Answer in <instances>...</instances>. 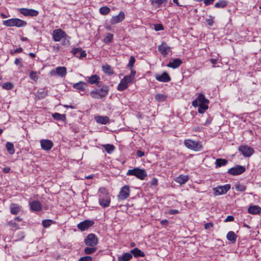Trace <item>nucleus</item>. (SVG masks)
<instances>
[{"instance_id":"35","label":"nucleus","mask_w":261,"mask_h":261,"mask_svg":"<svg viewBox=\"0 0 261 261\" xmlns=\"http://www.w3.org/2000/svg\"><path fill=\"white\" fill-rule=\"evenodd\" d=\"M6 147L7 150L10 154H13L15 153V149L12 143L9 142H7L6 144Z\"/></svg>"},{"instance_id":"40","label":"nucleus","mask_w":261,"mask_h":261,"mask_svg":"<svg viewBox=\"0 0 261 261\" xmlns=\"http://www.w3.org/2000/svg\"><path fill=\"white\" fill-rule=\"evenodd\" d=\"M55 221L51 219L43 220L42 222V224L44 228L49 227L51 224H55Z\"/></svg>"},{"instance_id":"20","label":"nucleus","mask_w":261,"mask_h":261,"mask_svg":"<svg viewBox=\"0 0 261 261\" xmlns=\"http://www.w3.org/2000/svg\"><path fill=\"white\" fill-rule=\"evenodd\" d=\"M71 52L74 56H76L79 59L86 57L87 55L85 51L82 50L81 48H73L72 49Z\"/></svg>"},{"instance_id":"64","label":"nucleus","mask_w":261,"mask_h":261,"mask_svg":"<svg viewBox=\"0 0 261 261\" xmlns=\"http://www.w3.org/2000/svg\"><path fill=\"white\" fill-rule=\"evenodd\" d=\"M210 61L212 64H213V66H215V65L216 64L217 62V60L216 59H212L210 60Z\"/></svg>"},{"instance_id":"33","label":"nucleus","mask_w":261,"mask_h":261,"mask_svg":"<svg viewBox=\"0 0 261 261\" xmlns=\"http://www.w3.org/2000/svg\"><path fill=\"white\" fill-rule=\"evenodd\" d=\"M228 4V2L225 0H220L215 3L214 7L216 8H224Z\"/></svg>"},{"instance_id":"45","label":"nucleus","mask_w":261,"mask_h":261,"mask_svg":"<svg viewBox=\"0 0 261 261\" xmlns=\"http://www.w3.org/2000/svg\"><path fill=\"white\" fill-rule=\"evenodd\" d=\"M96 250V248L94 247H86L84 249V252L86 254H91L95 252Z\"/></svg>"},{"instance_id":"49","label":"nucleus","mask_w":261,"mask_h":261,"mask_svg":"<svg viewBox=\"0 0 261 261\" xmlns=\"http://www.w3.org/2000/svg\"><path fill=\"white\" fill-rule=\"evenodd\" d=\"M135 61V58L133 56H131L130 57L129 62L127 65V68H129L130 70H132Z\"/></svg>"},{"instance_id":"1","label":"nucleus","mask_w":261,"mask_h":261,"mask_svg":"<svg viewBox=\"0 0 261 261\" xmlns=\"http://www.w3.org/2000/svg\"><path fill=\"white\" fill-rule=\"evenodd\" d=\"M126 175L128 176H135L140 180H144L147 176V173L144 169L139 168H135L128 170L126 172Z\"/></svg>"},{"instance_id":"2","label":"nucleus","mask_w":261,"mask_h":261,"mask_svg":"<svg viewBox=\"0 0 261 261\" xmlns=\"http://www.w3.org/2000/svg\"><path fill=\"white\" fill-rule=\"evenodd\" d=\"M108 93V87L107 86H103L100 89L91 91L90 92V96L93 98L98 99L105 97Z\"/></svg>"},{"instance_id":"29","label":"nucleus","mask_w":261,"mask_h":261,"mask_svg":"<svg viewBox=\"0 0 261 261\" xmlns=\"http://www.w3.org/2000/svg\"><path fill=\"white\" fill-rule=\"evenodd\" d=\"M133 257V255H132L130 252H126L123 254L121 256L118 257V261H129Z\"/></svg>"},{"instance_id":"4","label":"nucleus","mask_w":261,"mask_h":261,"mask_svg":"<svg viewBox=\"0 0 261 261\" xmlns=\"http://www.w3.org/2000/svg\"><path fill=\"white\" fill-rule=\"evenodd\" d=\"M184 143L187 148L195 151H200L202 149V145L200 143L191 139L185 140Z\"/></svg>"},{"instance_id":"57","label":"nucleus","mask_w":261,"mask_h":261,"mask_svg":"<svg viewBox=\"0 0 261 261\" xmlns=\"http://www.w3.org/2000/svg\"><path fill=\"white\" fill-rule=\"evenodd\" d=\"M179 213V211L177 210H170L169 212V214L170 215H175Z\"/></svg>"},{"instance_id":"46","label":"nucleus","mask_w":261,"mask_h":261,"mask_svg":"<svg viewBox=\"0 0 261 261\" xmlns=\"http://www.w3.org/2000/svg\"><path fill=\"white\" fill-rule=\"evenodd\" d=\"M113 39V35L111 33H107L103 39V41L106 43L111 42Z\"/></svg>"},{"instance_id":"26","label":"nucleus","mask_w":261,"mask_h":261,"mask_svg":"<svg viewBox=\"0 0 261 261\" xmlns=\"http://www.w3.org/2000/svg\"><path fill=\"white\" fill-rule=\"evenodd\" d=\"M248 212L251 214H258L261 212V207L257 205L250 206Z\"/></svg>"},{"instance_id":"19","label":"nucleus","mask_w":261,"mask_h":261,"mask_svg":"<svg viewBox=\"0 0 261 261\" xmlns=\"http://www.w3.org/2000/svg\"><path fill=\"white\" fill-rule=\"evenodd\" d=\"M125 18L124 13L120 11L118 15L113 16L111 19V23L112 24H116L121 22Z\"/></svg>"},{"instance_id":"12","label":"nucleus","mask_w":261,"mask_h":261,"mask_svg":"<svg viewBox=\"0 0 261 261\" xmlns=\"http://www.w3.org/2000/svg\"><path fill=\"white\" fill-rule=\"evenodd\" d=\"M245 171V168L241 165L232 167L228 170V173L232 175H237L243 173Z\"/></svg>"},{"instance_id":"10","label":"nucleus","mask_w":261,"mask_h":261,"mask_svg":"<svg viewBox=\"0 0 261 261\" xmlns=\"http://www.w3.org/2000/svg\"><path fill=\"white\" fill-rule=\"evenodd\" d=\"M67 36L66 34L61 29L55 30L53 33V38L55 41L59 42L61 40L66 37Z\"/></svg>"},{"instance_id":"9","label":"nucleus","mask_w":261,"mask_h":261,"mask_svg":"<svg viewBox=\"0 0 261 261\" xmlns=\"http://www.w3.org/2000/svg\"><path fill=\"white\" fill-rule=\"evenodd\" d=\"M231 186L230 184H226L224 186H218L214 188V194L216 195H220L226 194L230 190Z\"/></svg>"},{"instance_id":"18","label":"nucleus","mask_w":261,"mask_h":261,"mask_svg":"<svg viewBox=\"0 0 261 261\" xmlns=\"http://www.w3.org/2000/svg\"><path fill=\"white\" fill-rule=\"evenodd\" d=\"M155 79L161 82H168L171 80V78L169 74L164 72L162 74H156L155 75Z\"/></svg>"},{"instance_id":"7","label":"nucleus","mask_w":261,"mask_h":261,"mask_svg":"<svg viewBox=\"0 0 261 261\" xmlns=\"http://www.w3.org/2000/svg\"><path fill=\"white\" fill-rule=\"evenodd\" d=\"M130 194L129 187L128 185H125L120 189L118 198L119 200H123L127 198Z\"/></svg>"},{"instance_id":"55","label":"nucleus","mask_w":261,"mask_h":261,"mask_svg":"<svg viewBox=\"0 0 261 261\" xmlns=\"http://www.w3.org/2000/svg\"><path fill=\"white\" fill-rule=\"evenodd\" d=\"M234 217L232 216H228L225 219L224 222H232L234 220Z\"/></svg>"},{"instance_id":"8","label":"nucleus","mask_w":261,"mask_h":261,"mask_svg":"<svg viewBox=\"0 0 261 261\" xmlns=\"http://www.w3.org/2000/svg\"><path fill=\"white\" fill-rule=\"evenodd\" d=\"M50 73L51 75H58L61 77H63L67 74V69L64 66L57 67L55 70H51Z\"/></svg>"},{"instance_id":"43","label":"nucleus","mask_w":261,"mask_h":261,"mask_svg":"<svg viewBox=\"0 0 261 261\" xmlns=\"http://www.w3.org/2000/svg\"><path fill=\"white\" fill-rule=\"evenodd\" d=\"M198 106L199 107L198 111L201 114L203 113L208 109V105L198 104Z\"/></svg>"},{"instance_id":"61","label":"nucleus","mask_w":261,"mask_h":261,"mask_svg":"<svg viewBox=\"0 0 261 261\" xmlns=\"http://www.w3.org/2000/svg\"><path fill=\"white\" fill-rule=\"evenodd\" d=\"M136 71L131 70V72L129 75H128L129 76H130L132 79H134L135 75L136 74Z\"/></svg>"},{"instance_id":"31","label":"nucleus","mask_w":261,"mask_h":261,"mask_svg":"<svg viewBox=\"0 0 261 261\" xmlns=\"http://www.w3.org/2000/svg\"><path fill=\"white\" fill-rule=\"evenodd\" d=\"M237 236L236 233L232 231H229L226 236V238L228 240L231 241L232 243H235L237 240Z\"/></svg>"},{"instance_id":"16","label":"nucleus","mask_w":261,"mask_h":261,"mask_svg":"<svg viewBox=\"0 0 261 261\" xmlns=\"http://www.w3.org/2000/svg\"><path fill=\"white\" fill-rule=\"evenodd\" d=\"M94 224V222L92 220H86L83 222L80 223L77 225V228L81 231H84L88 229L90 226Z\"/></svg>"},{"instance_id":"60","label":"nucleus","mask_w":261,"mask_h":261,"mask_svg":"<svg viewBox=\"0 0 261 261\" xmlns=\"http://www.w3.org/2000/svg\"><path fill=\"white\" fill-rule=\"evenodd\" d=\"M158 182V181L156 178H153L151 181V185L152 186H156Z\"/></svg>"},{"instance_id":"17","label":"nucleus","mask_w":261,"mask_h":261,"mask_svg":"<svg viewBox=\"0 0 261 261\" xmlns=\"http://www.w3.org/2000/svg\"><path fill=\"white\" fill-rule=\"evenodd\" d=\"M170 49V47L167 45L165 42H163L161 45L158 46L159 51L164 57H166L167 55H168Z\"/></svg>"},{"instance_id":"25","label":"nucleus","mask_w":261,"mask_h":261,"mask_svg":"<svg viewBox=\"0 0 261 261\" xmlns=\"http://www.w3.org/2000/svg\"><path fill=\"white\" fill-rule=\"evenodd\" d=\"M87 87V84L84 82H80L73 85V87L79 91L84 92Z\"/></svg>"},{"instance_id":"52","label":"nucleus","mask_w":261,"mask_h":261,"mask_svg":"<svg viewBox=\"0 0 261 261\" xmlns=\"http://www.w3.org/2000/svg\"><path fill=\"white\" fill-rule=\"evenodd\" d=\"M79 261H92V258L90 256H85L80 258Z\"/></svg>"},{"instance_id":"41","label":"nucleus","mask_w":261,"mask_h":261,"mask_svg":"<svg viewBox=\"0 0 261 261\" xmlns=\"http://www.w3.org/2000/svg\"><path fill=\"white\" fill-rule=\"evenodd\" d=\"M110 11H111L110 9L107 6L102 7L100 8L99 10V13L101 15H106L110 13Z\"/></svg>"},{"instance_id":"37","label":"nucleus","mask_w":261,"mask_h":261,"mask_svg":"<svg viewBox=\"0 0 261 261\" xmlns=\"http://www.w3.org/2000/svg\"><path fill=\"white\" fill-rule=\"evenodd\" d=\"M99 80H100L99 77L98 75L95 74V75H92V76H91L89 78L88 82L91 84H94L98 83Z\"/></svg>"},{"instance_id":"47","label":"nucleus","mask_w":261,"mask_h":261,"mask_svg":"<svg viewBox=\"0 0 261 261\" xmlns=\"http://www.w3.org/2000/svg\"><path fill=\"white\" fill-rule=\"evenodd\" d=\"M236 190L240 192H244L246 190V186L243 184H236L234 185Z\"/></svg>"},{"instance_id":"6","label":"nucleus","mask_w":261,"mask_h":261,"mask_svg":"<svg viewBox=\"0 0 261 261\" xmlns=\"http://www.w3.org/2000/svg\"><path fill=\"white\" fill-rule=\"evenodd\" d=\"M239 151L245 157H250L254 153V149L247 145H241L239 146Z\"/></svg>"},{"instance_id":"22","label":"nucleus","mask_w":261,"mask_h":261,"mask_svg":"<svg viewBox=\"0 0 261 261\" xmlns=\"http://www.w3.org/2000/svg\"><path fill=\"white\" fill-rule=\"evenodd\" d=\"M31 210L33 211L39 212L41 211L42 206L41 203L37 200H34L30 203Z\"/></svg>"},{"instance_id":"38","label":"nucleus","mask_w":261,"mask_h":261,"mask_svg":"<svg viewBox=\"0 0 261 261\" xmlns=\"http://www.w3.org/2000/svg\"><path fill=\"white\" fill-rule=\"evenodd\" d=\"M168 0H150V2L158 7H160L162 4H166Z\"/></svg>"},{"instance_id":"62","label":"nucleus","mask_w":261,"mask_h":261,"mask_svg":"<svg viewBox=\"0 0 261 261\" xmlns=\"http://www.w3.org/2000/svg\"><path fill=\"white\" fill-rule=\"evenodd\" d=\"M212 120V119L211 117L207 118L204 123V125H208V124H211Z\"/></svg>"},{"instance_id":"42","label":"nucleus","mask_w":261,"mask_h":261,"mask_svg":"<svg viewBox=\"0 0 261 261\" xmlns=\"http://www.w3.org/2000/svg\"><path fill=\"white\" fill-rule=\"evenodd\" d=\"M103 147L107 152L110 154L115 149V147L113 145L109 144L105 145Z\"/></svg>"},{"instance_id":"14","label":"nucleus","mask_w":261,"mask_h":261,"mask_svg":"<svg viewBox=\"0 0 261 261\" xmlns=\"http://www.w3.org/2000/svg\"><path fill=\"white\" fill-rule=\"evenodd\" d=\"M19 12L21 14L26 16H37L39 14L38 11L32 9L21 8L19 9Z\"/></svg>"},{"instance_id":"13","label":"nucleus","mask_w":261,"mask_h":261,"mask_svg":"<svg viewBox=\"0 0 261 261\" xmlns=\"http://www.w3.org/2000/svg\"><path fill=\"white\" fill-rule=\"evenodd\" d=\"M111 201V200L110 195L98 197L99 204L101 207L103 208L109 207L110 205Z\"/></svg>"},{"instance_id":"32","label":"nucleus","mask_w":261,"mask_h":261,"mask_svg":"<svg viewBox=\"0 0 261 261\" xmlns=\"http://www.w3.org/2000/svg\"><path fill=\"white\" fill-rule=\"evenodd\" d=\"M52 117L54 119L58 121H65L66 119L65 114H61L58 113H55L53 114Z\"/></svg>"},{"instance_id":"11","label":"nucleus","mask_w":261,"mask_h":261,"mask_svg":"<svg viewBox=\"0 0 261 261\" xmlns=\"http://www.w3.org/2000/svg\"><path fill=\"white\" fill-rule=\"evenodd\" d=\"M208 103L209 101L205 97L204 94L200 93L196 99L192 102V106L194 107H198V104L208 105Z\"/></svg>"},{"instance_id":"51","label":"nucleus","mask_w":261,"mask_h":261,"mask_svg":"<svg viewBox=\"0 0 261 261\" xmlns=\"http://www.w3.org/2000/svg\"><path fill=\"white\" fill-rule=\"evenodd\" d=\"M124 80L127 84L132 83L133 82L134 79H132L130 76L129 75L125 76L123 79Z\"/></svg>"},{"instance_id":"36","label":"nucleus","mask_w":261,"mask_h":261,"mask_svg":"<svg viewBox=\"0 0 261 261\" xmlns=\"http://www.w3.org/2000/svg\"><path fill=\"white\" fill-rule=\"evenodd\" d=\"M228 163V161L224 159H217L216 160V167H220L221 166H225Z\"/></svg>"},{"instance_id":"63","label":"nucleus","mask_w":261,"mask_h":261,"mask_svg":"<svg viewBox=\"0 0 261 261\" xmlns=\"http://www.w3.org/2000/svg\"><path fill=\"white\" fill-rule=\"evenodd\" d=\"M193 130L196 132H200L201 130V127L199 126H196L193 128Z\"/></svg>"},{"instance_id":"50","label":"nucleus","mask_w":261,"mask_h":261,"mask_svg":"<svg viewBox=\"0 0 261 261\" xmlns=\"http://www.w3.org/2000/svg\"><path fill=\"white\" fill-rule=\"evenodd\" d=\"M3 88L6 90H10L13 88V85L10 82H7L3 84Z\"/></svg>"},{"instance_id":"56","label":"nucleus","mask_w":261,"mask_h":261,"mask_svg":"<svg viewBox=\"0 0 261 261\" xmlns=\"http://www.w3.org/2000/svg\"><path fill=\"white\" fill-rule=\"evenodd\" d=\"M14 63H15V64H16L17 65H19L20 66V67H22V64L21 62V61L18 58L15 59Z\"/></svg>"},{"instance_id":"34","label":"nucleus","mask_w":261,"mask_h":261,"mask_svg":"<svg viewBox=\"0 0 261 261\" xmlns=\"http://www.w3.org/2000/svg\"><path fill=\"white\" fill-rule=\"evenodd\" d=\"M128 84L124 80L122 79L118 86V90L122 91L125 90L128 87Z\"/></svg>"},{"instance_id":"23","label":"nucleus","mask_w":261,"mask_h":261,"mask_svg":"<svg viewBox=\"0 0 261 261\" xmlns=\"http://www.w3.org/2000/svg\"><path fill=\"white\" fill-rule=\"evenodd\" d=\"M181 60L179 58H176L172 60V61L170 62L167 66L173 69L176 68L178 67L182 64Z\"/></svg>"},{"instance_id":"15","label":"nucleus","mask_w":261,"mask_h":261,"mask_svg":"<svg viewBox=\"0 0 261 261\" xmlns=\"http://www.w3.org/2000/svg\"><path fill=\"white\" fill-rule=\"evenodd\" d=\"M40 143L42 149L45 151L50 150L54 145L53 142L48 139H42Z\"/></svg>"},{"instance_id":"30","label":"nucleus","mask_w":261,"mask_h":261,"mask_svg":"<svg viewBox=\"0 0 261 261\" xmlns=\"http://www.w3.org/2000/svg\"><path fill=\"white\" fill-rule=\"evenodd\" d=\"M102 70L103 72L108 75H112L114 74V71L111 66L106 64L102 66Z\"/></svg>"},{"instance_id":"48","label":"nucleus","mask_w":261,"mask_h":261,"mask_svg":"<svg viewBox=\"0 0 261 261\" xmlns=\"http://www.w3.org/2000/svg\"><path fill=\"white\" fill-rule=\"evenodd\" d=\"M30 77L31 80L37 81L38 79V74L37 72L35 71H31L30 73Z\"/></svg>"},{"instance_id":"5","label":"nucleus","mask_w":261,"mask_h":261,"mask_svg":"<svg viewBox=\"0 0 261 261\" xmlns=\"http://www.w3.org/2000/svg\"><path fill=\"white\" fill-rule=\"evenodd\" d=\"M85 243L88 246L95 247L98 243V239L94 234L90 233L85 239Z\"/></svg>"},{"instance_id":"28","label":"nucleus","mask_w":261,"mask_h":261,"mask_svg":"<svg viewBox=\"0 0 261 261\" xmlns=\"http://www.w3.org/2000/svg\"><path fill=\"white\" fill-rule=\"evenodd\" d=\"M21 207L16 203H12L10 205V212L13 215H17L20 211Z\"/></svg>"},{"instance_id":"39","label":"nucleus","mask_w":261,"mask_h":261,"mask_svg":"<svg viewBox=\"0 0 261 261\" xmlns=\"http://www.w3.org/2000/svg\"><path fill=\"white\" fill-rule=\"evenodd\" d=\"M110 195L107 190L104 187H100L98 190V197Z\"/></svg>"},{"instance_id":"44","label":"nucleus","mask_w":261,"mask_h":261,"mask_svg":"<svg viewBox=\"0 0 261 261\" xmlns=\"http://www.w3.org/2000/svg\"><path fill=\"white\" fill-rule=\"evenodd\" d=\"M155 99L158 101H164L166 98L167 96L163 94H158L155 96Z\"/></svg>"},{"instance_id":"58","label":"nucleus","mask_w":261,"mask_h":261,"mask_svg":"<svg viewBox=\"0 0 261 261\" xmlns=\"http://www.w3.org/2000/svg\"><path fill=\"white\" fill-rule=\"evenodd\" d=\"M160 223L162 225H163V226H167L168 223H169V221L166 220V219H165V220H162L161 222H160Z\"/></svg>"},{"instance_id":"27","label":"nucleus","mask_w":261,"mask_h":261,"mask_svg":"<svg viewBox=\"0 0 261 261\" xmlns=\"http://www.w3.org/2000/svg\"><path fill=\"white\" fill-rule=\"evenodd\" d=\"M130 253L132 255H133L135 257L145 256V253L137 248H135L131 250Z\"/></svg>"},{"instance_id":"24","label":"nucleus","mask_w":261,"mask_h":261,"mask_svg":"<svg viewBox=\"0 0 261 261\" xmlns=\"http://www.w3.org/2000/svg\"><path fill=\"white\" fill-rule=\"evenodd\" d=\"M97 123L101 124H106L109 122V118L106 116H97L95 117Z\"/></svg>"},{"instance_id":"21","label":"nucleus","mask_w":261,"mask_h":261,"mask_svg":"<svg viewBox=\"0 0 261 261\" xmlns=\"http://www.w3.org/2000/svg\"><path fill=\"white\" fill-rule=\"evenodd\" d=\"M189 179V177L188 175H180L174 179V180L176 182L180 184L184 185L185 184Z\"/></svg>"},{"instance_id":"54","label":"nucleus","mask_w":261,"mask_h":261,"mask_svg":"<svg viewBox=\"0 0 261 261\" xmlns=\"http://www.w3.org/2000/svg\"><path fill=\"white\" fill-rule=\"evenodd\" d=\"M213 226H214V225L212 223L209 222V223H205L204 225V227L205 229H207L211 227H213Z\"/></svg>"},{"instance_id":"59","label":"nucleus","mask_w":261,"mask_h":261,"mask_svg":"<svg viewBox=\"0 0 261 261\" xmlns=\"http://www.w3.org/2000/svg\"><path fill=\"white\" fill-rule=\"evenodd\" d=\"M136 153L138 157H142L144 155V152L139 150H137Z\"/></svg>"},{"instance_id":"3","label":"nucleus","mask_w":261,"mask_h":261,"mask_svg":"<svg viewBox=\"0 0 261 261\" xmlns=\"http://www.w3.org/2000/svg\"><path fill=\"white\" fill-rule=\"evenodd\" d=\"M3 24L6 26L21 27L27 25L25 21L18 18H12L3 21Z\"/></svg>"},{"instance_id":"53","label":"nucleus","mask_w":261,"mask_h":261,"mask_svg":"<svg viewBox=\"0 0 261 261\" xmlns=\"http://www.w3.org/2000/svg\"><path fill=\"white\" fill-rule=\"evenodd\" d=\"M154 30L156 31H162L164 30V27L161 24H156L154 25Z\"/></svg>"}]
</instances>
